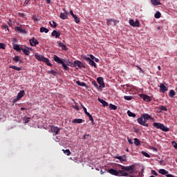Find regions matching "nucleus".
<instances>
[{"instance_id": "nucleus-38", "label": "nucleus", "mask_w": 177, "mask_h": 177, "mask_svg": "<svg viewBox=\"0 0 177 177\" xmlns=\"http://www.w3.org/2000/svg\"><path fill=\"white\" fill-rule=\"evenodd\" d=\"M127 115H129V117H133V118H135V117H136V114L131 112V111H127Z\"/></svg>"}, {"instance_id": "nucleus-42", "label": "nucleus", "mask_w": 177, "mask_h": 177, "mask_svg": "<svg viewBox=\"0 0 177 177\" xmlns=\"http://www.w3.org/2000/svg\"><path fill=\"white\" fill-rule=\"evenodd\" d=\"M124 100H132L133 99V96L131 95H125L124 97Z\"/></svg>"}, {"instance_id": "nucleus-62", "label": "nucleus", "mask_w": 177, "mask_h": 177, "mask_svg": "<svg viewBox=\"0 0 177 177\" xmlns=\"http://www.w3.org/2000/svg\"><path fill=\"white\" fill-rule=\"evenodd\" d=\"M21 111H23L26 110V108L21 107Z\"/></svg>"}, {"instance_id": "nucleus-58", "label": "nucleus", "mask_w": 177, "mask_h": 177, "mask_svg": "<svg viewBox=\"0 0 177 177\" xmlns=\"http://www.w3.org/2000/svg\"><path fill=\"white\" fill-rule=\"evenodd\" d=\"M88 118L92 116V115H91V113H89V112H87L85 113Z\"/></svg>"}, {"instance_id": "nucleus-33", "label": "nucleus", "mask_w": 177, "mask_h": 177, "mask_svg": "<svg viewBox=\"0 0 177 177\" xmlns=\"http://www.w3.org/2000/svg\"><path fill=\"white\" fill-rule=\"evenodd\" d=\"M77 85H79V86H86V84L85 82H81L80 80L76 81Z\"/></svg>"}, {"instance_id": "nucleus-43", "label": "nucleus", "mask_w": 177, "mask_h": 177, "mask_svg": "<svg viewBox=\"0 0 177 177\" xmlns=\"http://www.w3.org/2000/svg\"><path fill=\"white\" fill-rule=\"evenodd\" d=\"M50 24L51 27H53L54 28H56V27H57V24H56V22H55V21H50Z\"/></svg>"}, {"instance_id": "nucleus-15", "label": "nucleus", "mask_w": 177, "mask_h": 177, "mask_svg": "<svg viewBox=\"0 0 177 177\" xmlns=\"http://www.w3.org/2000/svg\"><path fill=\"white\" fill-rule=\"evenodd\" d=\"M30 46H37L39 44L38 40L35 39V38L30 39L29 40Z\"/></svg>"}, {"instance_id": "nucleus-59", "label": "nucleus", "mask_w": 177, "mask_h": 177, "mask_svg": "<svg viewBox=\"0 0 177 177\" xmlns=\"http://www.w3.org/2000/svg\"><path fill=\"white\" fill-rule=\"evenodd\" d=\"M89 136V135H84L83 136V139H87V138Z\"/></svg>"}, {"instance_id": "nucleus-55", "label": "nucleus", "mask_w": 177, "mask_h": 177, "mask_svg": "<svg viewBox=\"0 0 177 177\" xmlns=\"http://www.w3.org/2000/svg\"><path fill=\"white\" fill-rule=\"evenodd\" d=\"M30 3V0H25L24 5H28Z\"/></svg>"}, {"instance_id": "nucleus-7", "label": "nucleus", "mask_w": 177, "mask_h": 177, "mask_svg": "<svg viewBox=\"0 0 177 177\" xmlns=\"http://www.w3.org/2000/svg\"><path fill=\"white\" fill-rule=\"evenodd\" d=\"M60 129L56 126H50V131L53 133V136H56L59 133Z\"/></svg>"}, {"instance_id": "nucleus-54", "label": "nucleus", "mask_w": 177, "mask_h": 177, "mask_svg": "<svg viewBox=\"0 0 177 177\" xmlns=\"http://www.w3.org/2000/svg\"><path fill=\"white\" fill-rule=\"evenodd\" d=\"M73 109H75V110H77V111H78V110H80V107H78L77 105H74Z\"/></svg>"}, {"instance_id": "nucleus-14", "label": "nucleus", "mask_w": 177, "mask_h": 177, "mask_svg": "<svg viewBox=\"0 0 177 177\" xmlns=\"http://www.w3.org/2000/svg\"><path fill=\"white\" fill-rule=\"evenodd\" d=\"M115 158L119 160L120 162H127V155H123L122 156H115Z\"/></svg>"}, {"instance_id": "nucleus-49", "label": "nucleus", "mask_w": 177, "mask_h": 177, "mask_svg": "<svg viewBox=\"0 0 177 177\" xmlns=\"http://www.w3.org/2000/svg\"><path fill=\"white\" fill-rule=\"evenodd\" d=\"M2 28H3V30H8L9 31V28L8 27V25H6V24H3Z\"/></svg>"}, {"instance_id": "nucleus-41", "label": "nucleus", "mask_w": 177, "mask_h": 177, "mask_svg": "<svg viewBox=\"0 0 177 177\" xmlns=\"http://www.w3.org/2000/svg\"><path fill=\"white\" fill-rule=\"evenodd\" d=\"M62 151L64 153V154H66V156L71 155V151H70V149H66V150L63 149Z\"/></svg>"}, {"instance_id": "nucleus-10", "label": "nucleus", "mask_w": 177, "mask_h": 177, "mask_svg": "<svg viewBox=\"0 0 177 177\" xmlns=\"http://www.w3.org/2000/svg\"><path fill=\"white\" fill-rule=\"evenodd\" d=\"M64 12H61L59 17L62 19V20H66V19H68V12L66 10V9H63Z\"/></svg>"}, {"instance_id": "nucleus-31", "label": "nucleus", "mask_w": 177, "mask_h": 177, "mask_svg": "<svg viewBox=\"0 0 177 177\" xmlns=\"http://www.w3.org/2000/svg\"><path fill=\"white\" fill-rule=\"evenodd\" d=\"M142 117H143L145 120H150V118H151V116L149 115V113H144L142 115Z\"/></svg>"}, {"instance_id": "nucleus-52", "label": "nucleus", "mask_w": 177, "mask_h": 177, "mask_svg": "<svg viewBox=\"0 0 177 177\" xmlns=\"http://www.w3.org/2000/svg\"><path fill=\"white\" fill-rule=\"evenodd\" d=\"M127 140L130 145H133V141H132V139L129 138V137H127Z\"/></svg>"}, {"instance_id": "nucleus-48", "label": "nucleus", "mask_w": 177, "mask_h": 177, "mask_svg": "<svg viewBox=\"0 0 177 177\" xmlns=\"http://www.w3.org/2000/svg\"><path fill=\"white\" fill-rule=\"evenodd\" d=\"M171 145L173 146V147H174V149H176V150H177V143L174 141L171 142Z\"/></svg>"}, {"instance_id": "nucleus-23", "label": "nucleus", "mask_w": 177, "mask_h": 177, "mask_svg": "<svg viewBox=\"0 0 177 177\" xmlns=\"http://www.w3.org/2000/svg\"><path fill=\"white\" fill-rule=\"evenodd\" d=\"M98 102H100V103H102L104 107H107V106H109V102H106L104 100L98 98Z\"/></svg>"}, {"instance_id": "nucleus-36", "label": "nucleus", "mask_w": 177, "mask_h": 177, "mask_svg": "<svg viewBox=\"0 0 177 177\" xmlns=\"http://www.w3.org/2000/svg\"><path fill=\"white\" fill-rule=\"evenodd\" d=\"M155 19H160L161 17V12L160 11H157L154 15Z\"/></svg>"}, {"instance_id": "nucleus-29", "label": "nucleus", "mask_w": 177, "mask_h": 177, "mask_svg": "<svg viewBox=\"0 0 177 177\" xmlns=\"http://www.w3.org/2000/svg\"><path fill=\"white\" fill-rule=\"evenodd\" d=\"M21 50L26 55V56H30V50L26 49V48H21Z\"/></svg>"}, {"instance_id": "nucleus-24", "label": "nucleus", "mask_w": 177, "mask_h": 177, "mask_svg": "<svg viewBox=\"0 0 177 177\" xmlns=\"http://www.w3.org/2000/svg\"><path fill=\"white\" fill-rule=\"evenodd\" d=\"M12 60L14 62H15V63H17L19 62V64H21V59H20V57L17 56V55H15L13 58H12Z\"/></svg>"}, {"instance_id": "nucleus-64", "label": "nucleus", "mask_w": 177, "mask_h": 177, "mask_svg": "<svg viewBox=\"0 0 177 177\" xmlns=\"http://www.w3.org/2000/svg\"><path fill=\"white\" fill-rule=\"evenodd\" d=\"M150 120H151V121H154V118H151V116Z\"/></svg>"}, {"instance_id": "nucleus-61", "label": "nucleus", "mask_w": 177, "mask_h": 177, "mask_svg": "<svg viewBox=\"0 0 177 177\" xmlns=\"http://www.w3.org/2000/svg\"><path fill=\"white\" fill-rule=\"evenodd\" d=\"M143 122H145V124H147V123H146V122H147V120H146V119L144 118Z\"/></svg>"}, {"instance_id": "nucleus-28", "label": "nucleus", "mask_w": 177, "mask_h": 177, "mask_svg": "<svg viewBox=\"0 0 177 177\" xmlns=\"http://www.w3.org/2000/svg\"><path fill=\"white\" fill-rule=\"evenodd\" d=\"M40 32H45L46 34H48V32H49V29H48L45 27H41L40 28Z\"/></svg>"}, {"instance_id": "nucleus-22", "label": "nucleus", "mask_w": 177, "mask_h": 177, "mask_svg": "<svg viewBox=\"0 0 177 177\" xmlns=\"http://www.w3.org/2000/svg\"><path fill=\"white\" fill-rule=\"evenodd\" d=\"M73 124H82V122H85V120L82 119H75L72 121Z\"/></svg>"}, {"instance_id": "nucleus-18", "label": "nucleus", "mask_w": 177, "mask_h": 177, "mask_svg": "<svg viewBox=\"0 0 177 177\" xmlns=\"http://www.w3.org/2000/svg\"><path fill=\"white\" fill-rule=\"evenodd\" d=\"M159 88H160V92H162V93H165V92H167V91H168V87H167L165 86V84H160V85L159 86Z\"/></svg>"}, {"instance_id": "nucleus-35", "label": "nucleus", "mask_w": 177, "mask_h": 177, "mask_svg": "<svg viewBox=\"0 0 177 177\" xmlns=\"http://www.w3.org/2000/svg\"><path fill=\"white\" fill-rule=\"evenodd\" d=\"M134 145L136 146H140V140L138 138H134Z\"/></svg>"}, {"instance_id": "nucleus-34", "label": "nucleus", "mask_w": 177, "mask_h": 177, "mask_svg": "<svg viewBox=\"0 0 177 177\" xmlns=\"http://www.w3.org/2000/svg\"><path fill=\"white\" fill-rule=\"evenodd\" d=\"M175 95H176V93H175V91L170 90V91L169 93V97H174V96H175Z\"/></svg>"}, {"instance_id": "nucleus-13", "label": "nucleus", "mask_w": 177, "mask_h": 177, "mask_svg": "<svg viewBox=\"0 0 177 177\" xmlns=\"http://www.w3.org/2000/svg\"><path fill=\"white\" fill-rule=\"evenodd\" d=\"M143 116H140L137 119V122L140 125H142L143 127H149V124H145V122H143Z\"/></svg>"}, {"instance_id": "nucleus-39", "label": "nucleus", "mask_w": 177, "mask_h": 177, "mask_svg": "<svg viewBox=\"0 0 177 177\" xmlns=\"http://www.w3.org/2000/svg\"><path fill=\"white\" fill-rule=\"evenodd\" d=\"M89 57L91 59H92V60H94V62H95L96 63H99V59L95 57V56H93V55H90Z\"/></svg>"}, {"instance_id": "nucleus-63", "label": "nucleus", "mask_w": 177, "mask_h": 177, "mask_svg": "<svg viewBox=\"0 0 177 177\" xmlns=\"http://www.w3.org/2000/svg\"><path fill=\"white\" fill-rule=\"evenodd\" d=\"M158 70L160 71L161 70V66H158Z\"/></svg>"}, {"instance_id": "nucleus-25", "label": "nucleus", "mask_w": 177, "mask_h": 177, "mask_svg": "<svg viewBox=\"0 0 177 177\" xmlns=\"http://www.w3.org/2000/svg\"><path fill=\"white\" fill-rule=\"evenodd\" d=\"M159 113H162V111H168V109L167 106L162 105L158 107Z\"/></svg>"}, {"instance_id": "nucleus-57", "label": "nucleus", "mask_w": 177, "mask_h": 177, "mask_svg": "<svg viewBox=\"0 0 177 177\" xmlns=\"http://www.w3.org/2000/svg\"><path fill=\"white\" fill-rule=\"evenodd\" d=\"M70 13H71V16H72L73 17L75 16V15H74V12H73V10H71V11H70Z\"/></svg>"}, {"instance_id": "nucleus-2", "label": "nucleus", "mask_w": 177, "mask_h": 177, "mask_svg": "<svg viewBox=\"0 0 177 177\" xmlns=\"http://www.w3.org/2000/svg\"><path fill=\"white\" fill-rule=\"evenodd\" d=\"M111 175H114L115 176H129V174L125 172L123 170H115L114 169H110L109 170Z\"/></svg>"}, {"instance_id": "nucleus-8", "label": "nucleus", "mask_w": 177, "mask_h": 177, "mask_svg": "<svg viewBox=\"0 0 177 177\" xmlns=\"http://www.w3.org/2000/svg\"><path fill=\"white\" fill-rule=\"evenodd\" d=\"M129 23L131 27H140V22L138 20L135 21L133 19H129Z\"/></svg>"}, {"instance_id": "nucleus-53", "label": "nucleus", "mask_w": 177, "mask_h": 177, "mask_svg": "<svg viewBox=\"0 0 177 177\" xmlns=\"http://www.w3.org/2000/svg\"><path fill=\"white\" fill-rule=\"evenodd\" d=\"M0 49H5V44L0 43Z\"/></svg>"}, {"instance_id": "nucleus-47", "label": "nucleus", "mask_w": 177, "mask_h": 177, "mask_svg": "<svg viewBox=\"0 0 177 177\" xmlns=\"http://www.w3.org/2000/svg\"><path fill=\"white\" fill-rule=\"evenodd\" d=\"M89 120L91 122L92 125H95V120H93V118L91 116L88 117Z\"/></svg>"}, {"instance_id": "nucleus-37", "label": "nucleus", "mask_w": 177, "mask_h": 177, "mask_svg": "<svg viewBox=\"0 0 177 177\" xmlns=\"http://www.w3.org/2000/svg\"><path fill=\"white\" fill-rule=\"evenodd\" d=\"M32 19L34 21H39L41 20V19L39 18V17L37 16V15H33L32 17Z\"/></svg>"}, {"instance_id": "nucleus-20", "label": "nucleus", "mask_w": 177, "mask_h": 177, "mask_svg": "<svg viewBox=\"0 0 177 177\" xmlns=\"http://www.w3.org/2000/svg\"><path fill=\"white\" fill-rule=\"evenodd\" d=\"M57 44L59 45V46L60 48H62V50H68V48H67L66 44H64L63 42L58 41Z\"/></svg>"}, {"instance_id": "nucleus-50", "label": "nucleus", "mask_w": 177, "mask_h": 177, "mask_svg": "<svg viewBox=\"0 0 177 177\" xmlns=\"http://www.w3.org/2000/svg\"><path fill=\"white\" fill-rule=\"evenodd\" d=\"M151 174L155 176H158V174L156 171V170H151Z\"/></svg>"}, {"instance_id": "nucleus-9", "label": "nucleus", "mask_w": 177, "mask_h": 177, "mask_svg": "<svg viewBox=\"0 0 177 177\" xmlns=\"http://www.w3.org/2000/svg\"><path fill=\"white\" fill-rule=\"evenodd\" d=\"M24 95H26V92H24V91L23 90L18 93L17 97L14 99V103H16V102H19V100H20V99H21V97H23Z\"/></svg>"}, {"instance_id": "nucleus-32", "label": "nucleus", "mask_w": 177, "mask_h": 177, "mask_svg": "<svg viewBox=\"0 0 177 177\" xmlns=\"http://www.w3.org/2000/svg\"><path fill=\"white\" fill-rule=\"evenodd\" d=\"M48 74H52V75H54V77H56V75H57V72L55 71V70H50V71H48Z\"/></svg>"}, {"instance_id": "nucleus-16", "label": "nucleus", "mask_w": 177, "mask_h": 177, "mask_svg": "<svg viewBox=\"0 0 177 177\" xmlns=\"http://www.w3.org/2000/svg\"><path fill=\"white\" fill-rule=\"evenodd\" d=\"M15 31H17V32H19V34H27V31L26 30L21 28L20 26H16L15 28Z\"/></svg>"}, {"instance_id": "nucleus-45", "label": "nucleus", "mask_w": 177, "mask_h": 177, "mask_svg": "<svg viewBox=\"0 0 177 177\" xmlns=\"http://www.w3.org/2000/svg\"><path fill=\"white\" fill-rule=\"evenodd\" d=\"M73 19H74V21L76 22L77 24L80 23V18L77 15H75L73 17Z\"/></svg>"}, {"instance_id": "nucleus-56", "label": "nucleus", "mask_w": 177, "mask_h": 177, "mask_svg": "<svg viewBox=\"0 0 177 177\" xmlns=\"http://www.w3.org/2000/svg\"><path fill=\"white\" fill-rule=\"evenodd\" d=\"M82 109H83V110H84L85 114H86V113H88V111L86 110V109L85 108V106H84L83 105H82Z\"/></svg>"}, {"instance_id": "nucleus-21", "label": "nucleus", "mask_w": 177, "mask_h": 177, "mask_svg": "<svg viewBox=\"0 0 177 177\" xmlns=\"http://www.w3.org/2000/svg\"><path fill=\"white\" fill-rule=\"evenodd\" d=\"M12 48L15 50H17V52H21V49H23V48H20V46L19 44H12Z\"/></svg>"}, {"instance_id": "nucleus-44", "label": "nucleus", "mask_w": 177, "mask_h": 177, "mask_svg": "<svg viewBox=\"0 0 177 177\" xmlns=\"http://www.w3.org/2000/svg\"><path fill=\"white\" fill-rule=\"evenodd\" d=\"M109 109H110V110H117V106H115L113 104H110Z\"/></svg>"}, {"instance_id": "nucleus-51", "label": "nucleus", "mask_w": 177, "mask_h": 177, "mask_svg": "<svg viewBox=\"0 0 177 177\" xmlns=\"http://www.w3.org/2000/svg\"><path fill=\"white\" fill-rule=\"evenodd\" d=\"M92 84H93V85L95 87V88H97H97H99V85L97 84V83L96 82H92Z\"/></svg>"}, {"instance_id": "nucleus-17", "label": "nucleus", "mask_w": 177, "mask_h": 177, "mask_svg": "<svg viewBox=\"0 0 177 177\" xmlns=\"http://www.w3.org/2000/svg\"><path fill=\"white\" fill-rule=\"evenodd\" d=\"M35 57L39 62H44V59H45V57H44L42 55H39L38 53H35Z\"/></svg>"}, {"instance_id": "nucleus-5", "label": "nucleus", "mask_w": 177, "mask_h": 177, "mask_svg": "<svg viewBox=\"0 0 177 177\" xmlns=\"http://www.w3.org/2000/svg\"><path fill=\"white\" fill-rule=\"evenodd\" d=\"M83 59L86 62H88L90 66H91L92 67H95V68H96V67H97V66L96 65V63H95V61H93V59H92L91 57H86V56H83Z\"/></svg>"}, {"instance_id": "nucleus-12", "label": "nucleus", "mask_w": 177, "mask_h": 177, "mask_svg": "<svg viewBox=\"0 0 177 177\" xmlns=\"http://www.w3.org/2000/svg\"><path fill=\"white\" fill-rule=\"evenodd\" d=\"M140 97L144 102H151V97L146 94H140Z\"/></svg>"}, {"instance_id": "nucleus-3", "label": "nucleus", "mask_w": 177, "mask_h": 177, "mask_svg": "<svg viewBox=\"0 0 177 177\" xmlns=\"http://www.w3.org/2000/svg\"><path fill=\"white\" fill-rule=\"evenodd\" d=\"M120 169L122 171H124V172H127V174H132L133 172H135V165H131L130 166H124L120 165Z\"/></svg>"}, {"instance_id": "nucleus-27", "label": "nucleus", "mask_w": 177, "mask_h": 177, "mask_svg": "<svg viewBox=\"0 0 177 177\" xmlns=\"http://www.w3.org/2000/svg\"><path fill=\"white\" fill-rule=\"evenodd\" d=\"M43 62L46 63V66H49V67H52V64H50V62H49V59L48 58H44L43 59Z\"/></svg>"}, {"instance_id": "nucleus-1", "label": "nucleus", "mask_w": 177, "mask_h": 177, "mask_svg": "<svg viewBox=\"0 0 177 177\" xmlns=\"http://www.w3.org/2000/svg\"><path fill=\"white\" fill-rule=\"evenodd\" d=\"M53 60L58 64H62L64 70L66 71H68V70H70L68 66H73V64H74L68 59H61L57 55H54Z\"/></svg>"}, {"instance_id": "nucleus-11", "label": "nucleus", "mask_w": 177, "mask_h": 177, "mask_svg": "<svg viewBox=\"0 0 177 177\" xmlns=\"http://www.w3.org/2000/svg\"><path fill=\"white\" fill-rule=\"evenodd\" d=\"M97 83L99 84L100 88H105L106 84H104V81L103 80V77H100L97 78Z\"/></svg>"}, {"instance_id": "nucleus-26", "label": "nucleus", "mask_w": 177, "mask_h": 177, "mask_svg": "<svg viewBox=\"0 0 177 177\" xmlns=\"http://www.w3.org/2000/svg\"><path fill=\"white\" fill-rule=\"evenodd\" d=\"M151 3L153 5V6H158V5H161L160 0H151Z\"/></svg>"}, {"instance_id": "nucleus-46", "label": "nucleus", "mask_w": 177, "mask_h": 177, "mask_svg": "<svg viewBox=\"0 0 177 177\" xmlns=\"http://www.w3.org/2000/svg\"><path fill=\"white\" fill-rule=\"evenodd\" d=\"M142 155L145 156V157H147V158H150V155L145 151H142Z\"/></svg>"}, {"instance_id": "nucleus-4", "label": "nucleus", "mask_w": 177, "mask_h": 177, "mask_svg": "<svg viewBox=\"0 0 177 177\" xmlns=\"http://www.w3.org/2000/svg\"><path fill=\"white\" fill-rule=\"evenodd\" d=\"M153 127H154V128H156L157 129H160L161 131H163V132L169 131V128L165 127V125L160 122H154L153 124Z\"/></svg>"}, {"instance_id": "nucleus-30", "label": "nucleus", "mask_w": 177, "mask_h": 177, "mask_svg": "<svg viewBox=\"0 0 177 177\" xmlns=\"http://www.w3.org/2000/svg\"><path fill=\"white\" fill-rule=\"evenodd\" d=\"M10 68H12L13 70H15L16 71H21V67H17L16 66H10Z\"/></svg>"}, {"instance_id": "nucleus-40", "label": "nucleus", "mask_w": 177, "mask_h": 177, "mask_svg": "<svg viewBox=\"0 0 177 177\" xmlns=\"http://www.w3.org/2000/svg\"><path fill=\"white\" fill-rule=\"evenodd\" d=\"M111 21H113L114 23H115V19H106V24H107V26H111Z\"/></svg>"}, {"instance_id": "nucleus-60", "label": "nucleus", "mask_w": 177, "mask_h": 177, "mask_svg": "<svg viewBox=\"0 0 177 177\" xmlns=\"http://www.w3.org/2000/svg\"><path fill=\"white\" fill-rule=\"evenodd\" d=\"M46 2L48 4H49V3H50V0H46Z\"/></svg>"}, {"instance_id": "nucleus-6", "label": "nucleus", "mask_w": 177, "mask_h": 177, "mask_svg": "<svg viewBox=\"0 0 177 177\" xmlns=\"http://www.w3.org/2000/svg\"><path fill=\"white\" fill-rule=\"evenodd\" d=\"M73 67H78V68H85V65L80 61L75 60L73 62Z\"/></svg>"}, {"instance_id": "nucleus-19", "label": "nucleus", "mask_w": 177, "mask_h": 177, "mask_svg": "<svg viewBox=\"0 0 177 177\" xmlns=\"http://www.w3.org/2000/svg\"><path fill=\"white\" fill-rule=\"evenodd\" d=\"M62 33L60 32V31H57V30H53L51 33L52 37H55V38H59L60 37V35Z\"/></svg>"}]
</instances>
